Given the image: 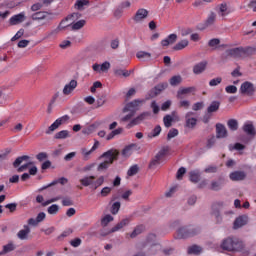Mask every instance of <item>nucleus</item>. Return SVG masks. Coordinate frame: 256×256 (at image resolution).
Masks as SVG:
<instances>
[{
  "label": "nucleus",
  "mask_w": 256,
  "mask_h": 256,
  "mask_svg": "<svg viewBox=\"0 0 256 256\" xmlns=\"http://www.w3.org/2000/svg\"><path fill=\"white\" fill-rule=\"evenodd\" d=\"M57 16V13L46 11L44 15V21H47V23H51L53 19Z\"/></svg>",
  "instance_id": "de8ad7c7"
},
{
  "label": "nucleus",
  "mask_w": 256,
  "mask_h": 256,
  "mask_svg": "<svg viewBox=\"0 0 256 256\" xmlns=\"http://www.w3.org/2000/svg\"><path fill=\"white\" fill-rule=\"evenodd\" d=\"M256 48L253 47H237L226 50L222 55L221 59L223 61H227V59H245V57H251V55H255Z\"/></svg>",
  "instance_id": "f257e3e1"
},
{
  "label": "nucleus",
  "mask_w": 256,
  "mask_h": 256,
  "mask_svg": "<svg viewBox=\"0 0 256 256\" xmlns=\"http://www.w3.org/2000/svg\"><path fill=\"white\" fill-rule=\"evenodd\" d=\"M48 158H49V155L46 152H40L36 155V159L40 163H43V161H46V159Z\"/></svg>",
  "instance_id": "052dcab7"
},
{
  "label": "nucleus",
  "mask_w": 256,
  "mask_h": 256,
  "mask_svg": "<svg viewBox=\"0 0 256 256\" xmlns=\"http://www.w3.org/2000/svg\"><path fill=\"white\" fill-rule=\"evenodd\" d=\"M47 212L49 213V215H57V213H59V205L53 204L49 206Z\"/></svg>",
  "instance_id": "8fccbe9b"
},
{
  "label": "nucleus",
  "mask_w": 256,
  "mask_h": 256,
  "mask_svg": "<svg viewBox=\"0 0 256 256\" xmlns=\"http://www.w3.org/2000/svg\"><path fill=\"white\" fill-rule=\"evenodd\" d=\"M197 91V88L195 86L187 87V88H179L177 91L176 97L177 99H185V95H189V93H195Z\"/></svg>",
  "instance_id": "4468645a"
},
{
  "label": "nucleus",
  "mask_w": 256,
  "mask_h": 256,
  "mask_svg": "<svg viewBox=\"0 0 256 256\" xmlns=\"http://www.w3.org/2000/svg\"><path fill=\"white\" fill-rule=\"evenodd\" d=\"M137 59H141L143 61H147V59H151V53L145 51H139L136 54Z\"/></svg>",
  "instance_id": "ea45409f"
},
{
  "label": "nucleus",
  "mask_w": 256,
  "mask_h": 256,
  "mask_svg": "<svg viewBox=\"0 0 256 256\" xmlns=\"http://www.w3.org/2000/svg\"><path fill=\"white\" fill-rule=\"evenodd\" d=\"M193 115H195V112H187L185 114V127H187V129H194L197 127V118H194Z\"/></svg>",
  "instance_id": "ddd939ff"
},
{
  "label": "nucleus",
  "mask_w": 256,
  "mask_h": 256,
  "mask_svg": "<svg viewBox=\"0 0 256 256\" xmlns=\"http://www.w3.org/2000/svg\"><path fill=\"white\" fill-rule=\"evenodd\" d=\"M71 132L68 130H61L54 135V139H69Z\"/></svg>",
  "instance_id": "7c9ffc66"
},
{
  "label": "nucleus",
  "mask_w": 256,
  "mask_h": 256,
  "mask_svg": "<svg viewBox=\"0 0 256 256\" xmlns=\"http://www.w3.org/2000/svg\"><path fill=\"white\" fill-rule=\"evenodd\" d=\"M89 0H77L75 3V9H78V11H83L85 7H88Z\"/></svg>",
  "instance_id": "c9c22d12"
},
{
  "label": "nucleus",
  "mask_w": 256,
  "mask_h": 256,
  "mask_svg": "<svg viewBox=\"0 0 256 256\" xmlns=\"http://www.w3.org/2000/svg\"><path fill=\"white\" fill-rule=\"evenodd\" d=\"M226 93L235 94L237 93V86L235 85H229L225 88Z\"/></svg>",
  "instance_id": "774afa93"
},
{
  "label": "nucleus",
  "mask_w": 256,
  "mask_h": 256,
  "mask_svg": "<svg viewBox=\"0 0 256 256\" xmlns=\"http://www.w3.org/2000/svg\"><path fill=\"white\" fill-rule=\"evenodd\" d=\"M199 233H201V229L198 227L183 226L177 230V239H188V237H195Z\"/></svg>",
  "instance_id": "20e7f679"
},
{
  "label": "nucleus",
  "mask_w": 256,
  "mask_h": 256,
  "mask_svg": "<svg viewBox=\"0 0 256 256\" xmlns=\"http://www.w3.org/2000/svg\"><path fill=\"white\" fill-rule=\"evenodd\" d=\"M243 149H245V145L241 144V143H235L230 144L229 145V151H243Z\"/></svg>",
  "instance_id": "a18cd8bd"
},
{
  "label": "nucleus",
  "mask_w": 256,
  "mask_h": 256,
  "mask_svg": "<svg viewBox=\"0 0 256 256\" xmlns=\"http://www.w3.org/2000/svg\"><path fill=\"white\" fill-rule=\"evenodd\" d=\"M151 112H143L136 118L132 119L129 124H127L126 128L131 129V127H135V125H141L145 119H149Z\"/></svg>",
  "instance_id": "1a4fd4ad"
},
{
  "label": "nucleus",
  "mask_w": 256,
  "mask_h": 256,
  "mask_svg": "<svg viewBox=\"0 0 256 256\" xmlns=\"http://www.w3.org/2000/svg\"><path fill=\"white\" fill-rule=\"evenodd\" d=\"M139 173V166L137 164L130 167V169L127 172V175L129 177H133L134 175H137Z\"/></svg>",
  "instance_id": "09e8293b"
},
{
  "label": "nucleus",
  "mask_w": 256,
  "mask_h": 256,
  "mask_svg": "<svg viewBox=\"0 0 256 256\" xmlns=\"http://www.w3.org/2000/svg\"><path fill=\"white\" fill-rule=\"evenodd\" d=\"M16 247L15 244H13L12 242L8 243L7 245L3 246V253H11V251H15Z\"/></svg>",
  "instance_id": "3c124183"
},
{
  "label": "nucleus",
  "mask_w": 256,
  "mask_h": 256,
  "mask_svg": "<svg viewBox=\"0 0 256 256\" xmlns=\"http://www.w3.org/2000/svg\"><path fill=\"white\" fill-rule=\"evenodd\" d=\"M185 47H189V40L187 39L181 40L176 45H174L173 50L182 51V49H185Z\"/></svg>",
  "instance_id": "c85d7f7f"
},
{
  "label": "nucleus",
  "mask_w": 256,
  "mask_h": 256,
  "mask_svg": "<svg viewBox=\"0 0 256 256\" xmlns=\"http://www.w3.org/2000/svg\"><path fill=\"white\" fill-rule=\"evenodd\" d=\"M145 231V226L144 225H138L134 228L132 233L130 234L131 239H135L138 235H141Z\"/></svg>",
  "instance_id": "c756f323"
},
{
  "label": "nucleus",
  "mask_w": 256,
  "mask_h": 256,
  "mask_svg": "<svg viewBox=\"0 0 256 256\" xmlns=\"http://www.w3.org/2000/svg\"><path fill=\"white\" fill-rule=\"evenodd\" d=\"M77 89V80H71L63 88V95H71Z\"/></svg>",
  "instance_id": "6ab92c4d"
},
{
  "label": "nucleus",
  "mask_w": 256,
  "mask_h": 256,
  "mask_svg": "<svg viewBox=\"0 0 256 256\" xmlns=\"http://www.w3.org/2000/svg\"><path fill=\"white\" fill-rule=\"evenodd\" d=\"M225 203L215 202L211 207V216L214 217L216 225H221L223 223V216L221 215V209Z\"/></svg>",
  "instance_id": "39448f33"
},
{
  "label": "nucleus",
  "mask_w": 256,
  "mask_h": 256,
  "mask_svg": "<svg viewBox=\"0 0 256 256\" xmlns=\"http://www.w3.org/2000/svg\"><path fill=\"white\" fill-rule=\"evenodd\" d=\"M135 147H137V144H130V145L126 146L122 150V155H124V157H126V155H131V149H135Z\"/></svg>",
  "instance_id": "4d7b16f0"
},
{
  "label": "nucleus",
  "mask_w": 256,
  "mask_h": 256,
  "mask_svg": "<svg viewBox=\"0 0 256 256\" xmlns=\"http://www.w3.org/2000/svg\"><path fill=\"white\" fill-rule=\"evenodd\" d=\"M225 185V178L219 177L217 180L211 182L210 189L211 191H221Z\"/></svg>",
  "instance_id": "f3484780"
},
{
  "label": "nucleus",
  "mask_w": 256,
  "mask_h": 256,
  "mask_svg": "<svg viewBox=\"0 0 256 256\" xmlns=\"http://www.w3.org/2000/svg\"><path fill=\"white\" fill-rule=\"evenodd\" d=\"M217 19V14L215 12H211L205 21V27H211L215 23V20Z\"/></svg>",
  "instance_id": "4c0bfd02"
},
{
  "label": "nucleus",
  "mask_w": 256,
  "mask_h": 256,
  "mask_svg": "<svg viewBox=\"0 0 256 256\" xmlns=\"http://www.w3.org/2000/svg\"><path fill=\"white\" fill-rule=\"evenodd\" d=\"M130 223L129 218L123 219L118 224H116L114 227L111 228L110 233H115L117 231H120V229H123V227H127V224Z\"/></svg>",
  "instance_id": "412c9836"
},
{
  "label": "nucleus",
  "mask_w": 256,
  "mask_h": 256,
  "mask_svg": "<svg viewBox=\"0 0 256 256\" xmlns=\"http://www.w3.org/2000/svg\"><path fill=\"white\" fill-rule=\"evenodd\" d=\"M111 221H113V216H111V214H107L105 217L101 219V226L107 227L109 223H111Z\"/></svg>",
  "instance_id": "c03bdc74"
},
{
  "label": "nucleus",
  "mask_w": 256,
  "mask_h": 256,
  "mask_svg": "<svg viewBox=\"0 0 256 256\" xmlns=\"http://www.w3.org/2000/svg\"><path fill=\"white\" fill-rule=\"evenodd\" d=\"M70 117L69 115H64L54 121L53 124H51L48 129L46 130V135H51L54 131H57L61 125H65L67 121H69Z\"/></svg>",
  "instance_id": "423d86ee"
},
{
  "label": "nucleus",
  "mask_w": 256,
  "mask_h": 256,
  "mask_svg": "<svg viewBox=\"0 0 256 256\" xmlns=\"http://www.w3.org/2000/svg\"><path fill=\"white\" fill-rule=\"evenodd\" d=\"M143 103V100H133L132 102L126 104V106L123 108V113H128L130 111L131 113H137L139 111V105Z\"/></svg>",
  "instance_id": "9b49d317"
},
{
  "label": "nucleus",
  "mask_w": 256,
  "mask_h": 256,
  "mask_svg": "<svg viewBox=\"0 0 256 256\" xmlns=\"http://www.w3.org/2000/svg\"><path fill=\"white\" fill-rule=\"evenodd\" d=\"M183 78L181 75L173 76L170 78L169 83L172 87H177V85H181Z\"/></svg>",
  "instance_id": "f704fd0d"
},
{
  "label": "nucleus",
  "mask_w": 256,
  "mask_h": 256,
  "mask_svg": "<svg viewBox=\"0 0 256 256\" xmlns=\"http://www.w3.org/2000/svg\"><path fill=\"white\" fill-rule=\"evenodd\" d=\"M227 125L230 131H237V129H239V121H237V119L228 120Z\"/></svg>",
  "instance_id": "e433bc0d"
},
{
  "label": "nucleus",
  "mask_w": 256,
  "mask_h": 256,
  "mask_svg": "<svg viewBox=\"0 0 256 256\" xmlns=\"http://www.w3.org/2000/svg\"><path fill=\"white\" fill-rule=\"evenodd\" d=\"M189 177L191 183H199V181H201V174L197 171H190Z\"/></svg>",
  "instance_id": "2f4dec72"
},
{
  "label": "nucleus",
  "mask_w": 256,
  "mask_h": 256,
  "mask_svg": "<svg viewBox=\"0 0 256 256\" xmlns=\"http://www.w3.org/2000/svg\"><path fill=\"white\" fill-rule=\"evenodd\" d=\"M31 233V228H29V226L27 225H24V229L20 230L18 233H17V237L18 239H21L22 241L27 239V235Z\"/></svg>",
  "instance_id": "393cba45"
},
{
  "label": "nucleus",
  "mask_w": 256,
  "mask_h": 256,
  "mask_svg": "<svg viewBox=\"0 0 256 256\" xmlns=\"http://www.w3.org/2000/svg\"><path fill=\"white\" fill-rule=\"evenodd\" d=\"M218 13L221 17H225V15H228L229 12H227V4H221Z\"/></svg>",
  "instance_id": "e2e57ef3"
},
{
  "label": "nucleus",
  "mask_w": 256,
  "mask_h": 256,
  "mask_svg": "<svg viewBox=\"0 0 256 256\" xmlns=\"http://www.w3.org/2000/svg\"><path fill=\"white\" fill-rule=\"evenodd\" d=\"M242 130L244 131V133H246V135H248V137L253 138L256 135V130L253 122L245 123L242 127Z\"/></svg>",
  "instance_id": "dca6fc26"
},
{
  "label": "nucleus",
  "mask_w": 256,
  "mask_h": 256,
  "mask_svg": "<svg viewBox=\"0 0 256 256\" xmlns=\"http://www.w3.org/2000/svg\"><path fill=\"white\" fill-rule=\"evenodd\" d=\"M101 125L99 122H95L94 124L90 125L86 130H83L84 135H91L95 129H97Z\"/></svg>",
  "instance_id": "79ce46f5"
},
{
  "label": "nucleus",
  "mask_w": 256,
  "mask_h": 256,
  "mask_svg": "<svg viewBox=\"0 0 256 256\" xmlns=\"http://www.w3.org/2000/svg\"><path fill=\"white\" fill-rule=\"evenodd\" d=\"M221 43V40L219 38H214V39H211L209 40L208 42V47H212L213 49H217Z\"/></svg>",
  "instance_id": "6e6d98bb"
},
{
  "label": "nucleus",
  "mask_w": 256,
  "mask_h": 256,
  "mask_svg": "<svg viewBox=\"0 0 256 256\" xmlns=\"http://www.w3.org/2000/svg\"><path fill=\"white\" fill-rule=\"evenodd\" d=\"M186 173L187 169H185V167L179 168L176 173V179H178V181H181V179H183V175H185Z\"/></svg>",
  "instance_id": "680f3d73"
},
{
  "label": "nucleus",
  "mask_w": 256,
  "mask_h": 256,
  "mask_svg": "<svg viewBox=\"0 0 256 256\" xmlns=\"http://www.w3.org/2000/svg\"><path fill=\"white\" fill-rule=\"evenodd\" d=\"M114 75L116 77H129L131 75V72H129L128 70L121 69V68H115Z\"/></svg>",
  "instance_id": "473e14b6"
},
{
  "label": "nucleus",
  "mask_w": 256,
  "mask_h": 256,
  "mask_svg": "<svg viewBox=\"0 0 256 256\" xmlns=\"http://www.w3.org/2000/svg\"><path fill=\"white\" fill-rule=\"evenodd\" d=\"M103 183H105V177L100 176L95 182H93L94 190L99 189V187H101V185H103Z\"/></svg>",
  "instance_id": "bf43d9fd"
},
{
  "label": "nucleus",
  "mask_w": 256,
  "mask_h": 256,
  "mask_svg": "<svg viewBox=\"0 0 256 256\" xmlns=\"http://www.w3.org/2000/svg\"><path fill=\"white\" fill-rule=\"evenodd\" d=\"M251 139H252L251 136L245 135V134H242L238 137V141H241V143H245V144L249 143Z\"/></svg>",
  "instance_id": "69168bd1"
},
{
  "label": "nucleus",
  "mask_w": 256,
  "mask_h": 256,
  "mask_svg": "<svg viewBox=\"0 0 256 256\" xmlns=\"http://www.w3.org/2000/svg\"><path fill=\"white\" fill-rule=\"evenodd\" d=\"M29 159H31V157L27 155L17 157L13 162V168L17 169L21 165V163H23V161H29Z\"/></svg>",
  "instance_id": "bb28decb"
},
{
  "label": "nucleus",
  "mask_w": 256,
  "mask_h": 256,
  "mask_svg": "<svg viewBox=\"0 0 256 256\" xmlns=\"http://www.w3.org/2000/svg\"><path fill=\"white\" fill-rule=\"evenodd\" d=\"M59 183L60 185H67V183H69V180L65 177H61L52 181L50 185H59Z\"/></svg>",
  "instance_id": "5fc2aeb1"
},
{
  "label": "nucleus",
  "mask_w": 256,
  "mask_h": 256,
  "mask_svg": "<svg viewBox=\"0 0 256 256\" xmlns=\"http://www.w3.org/2000/svg\"><path fill=\"white\" fill-rule=\"evenodd\" d=\"M23 21H25V14L24 13H20L17 15H14L10 18V25H19V23H23Z\"/></svg>",
  "instance_id": "aec40b11"
},
{
  "label": "nucleus",
  "mask_w": 256,
  "mask_h": 256,
  "mask_svg": "<svg viewBox=\"0 0 256 256\" xmlns=\"http://www.w3.org/2000/svg\"><path fill=\"white\" fill-rule=\"evenodd\" d=\"M163 123H164L165 127H167V129H169V127H171L173 125V116H171V115L164 116Z\"/></svg>",
  "instance_id": "49530a36"
},
{
  "label": "nucleus",
  "mask_w": 256,
  "mask_h": 256,
  "mask_svg": "<svg viewBox=\"0 0 256 256\" xmlns=\"http://www.w3.org/2000/svg\"><path fill=\"white\" fill-rule=\"evenodd\" d=\"M121 209V202L117 201L114 202L110 208V212L112 215H117L119 213V210Z\"/></svg>",
  "instance_id": "37998d69"
},
{
  "label": "nucleus",
  "mask_w": 256,
  "mask_h": 256,
  "mask_svg": "<svg viewBox=\"0 0 256 256\" xmlns=\"http://www.w3.org/2000/svg\"><path fill=\"white\" fill-rule=\"evenodd\" d=\"M65 23V20H62L60 22V24L58 25L57 28H55L54 30L50 31L48 33V35L46 36V39H49L50 37H53V35H58V33L62 30V29H66L67 26H63V24Z\"/></svg>",
  "instance_id": "a878e982"
},
{
  "label": "nucleus",
  "mask_w": 256,
  "mask_h": 256,
  "mask_svg": "<svg viewBox=\"0 0 256 256\" xmlns=\"http://www.w3.org/2000/svg\"><path fill=\"white\" fill-rule=\"evenodd\" d=\"M247 223H249V215L247 214L240 215L234 220L233 229L235 230L241 229V227H245Z\"/></svg>",
  "instance_id": "f8f14e48"
},
{
  "label": "nucleus",
  "mask_w": 256,
  "mask_h": 256,
  "mask_svg": "<svg viewBox=\"0 0 256 256\" xmlns=\"http://www.w3.org/2000/svg\"><path fill=\"white\" fill-rule=\"evenodd\" d=\"M206 68H207V62H200L194 66L193 73H195V75H199L203 73V71H205Z\"/></svg>",
  "instance_id": "b1692460"
},
{
  "label": "nucleus",
  "mask_w": 256,
  "mask_h": 256,
  "mask_svg": "<svg viewBox=\"0 0 256 256\" xmlns=\"http://www.w3.org/2000/svg\"><path fill=\"white\" fill-rule=\"evenodd\" d=\"M243 242L237 238L228 237L224 239L221 243V249L223 251H229L231 253H239V251H243Z\"/></svg>",
  "instance_id": "7ed1b4c3"
},
{
  "label": "nucleus",
  "mask_w": 256,
  "mask_h": 256,
  "mask_svg": "<svg viewBox=\"0 0 256 256\" xmlns=\"http://www.w3.org/2000/svg\"><path fill=\"white\" fill-rule=\"evenodd\" d=\"M221 107V102L219 101H213L207 108V113H217L219 111V108Z\"/></svg>",
  "instance_id": "4be33fe9"
},
{
  "label": "nucleus",
  "mask_w": 256,
  "mask_h": 256,
  "mask_svg": "<svg viewBox=\"0 0 256 256\" xmlns=\"http://www.w3.org/2000/svg\"><path fill=\"white\" fill-rule=\"evenodd\" d=\"M86 23H87V21H85V20H79L74 24L66 25V27H71L72 31H79L80 29H83L85 27Z\"/></svg>",
  "instance_id": "5701e85b"
},
{
  "label": "nucleus",
  "mask_w": 256,
  "mask_h": 256,
  "mask_svg": "<svg viewBox=\"0 0 256 256\" xmlns=\"http://www.w3.org/2000/svg\"><path fill=\"white\" fill-rule=\"evenodd\" d=\"M240 93L247 97H253L255 95V86L249 81H245L240 86Z\"/></svg>",
  "instance_id": "6e6552de"
},
{
  "label": "nucleus",
  "mask_w": 256,
  "mask_h": 256,
  "mask_svg": "<svg viewBox=\"0 0 256 256\" xmlns=\"http://www.w3.org/2000/svg\"><path fill=\"white\" fill-rule=\"evenodd\" d=\"M221 81H223V78L217 77L210 80L209 85L210 87H217V85L221 84Z\"/></svg>",
  "instance_id": "0e129e2a"
},
{
  "label": "nucleus",
  "mask_w": 256,
  "mask_h": 256,
  "mask_svg": "<svg viewBox=\"0 0 256 256\" xmlns=\"http://www.w3.org/2000/svg\"><path fill=\"white\" fill-rule=\"evenodd\" d=\"M119 151L116 149H110L106 152H104L101 156H99V161H101V159H104V161H102L100 164H98L97 167V171L99 173H103V171H107V169H109V167H111V165H113V163H115V161H117L119 159Z\"/></svg>",
  "instance_id": "f03ea898"
},
{
  "label": "nucleus",
  "mask_w": 256,
  "mask_h": 256,
  "mask_svg": "<svg viewBox=\"0 0 256 256\" xmlns=\"http://www.w3.org/2000/svg\"><path fill=\"white\" fill-rule=\"evenodd\" d=\"M147 17H149V10L145 8H139L132 19L136 23H143Z\"/></svg>",
  "instance_id": "9d476101"
},
{
  "label": "nucleus",
  "mask_w": 256,
  "mask_h": 256,
  "mask_svg": "<svg viewBox=\"0 0 256 256\" xmlns=\"http://www.w3.org/2000/svg\"><path fill=\"white\" fill-rule=\"evenodd\" d=\"M167 87H169V83L167 82H162L157 84L154 88H152L148 92V97H150V99H155V97H158V95H161V93H163V91H165Z\"/></svg>",
  "instance_id": "0eeeda50"
},
{
  "label": "nucleus",
  "mask_w": 256,
  "mask_h": 256,
  "mask_svg": "<svg viewBox=\"0 0 256 256\" xmlns=\"http://www.w3.org/2000/svg\"><path fill=\"white\" fill-rule=\"evenodd\" d=\"M112 190L113 188L111 187H104L100 192L101 197H107V195H109Z\"/></svg>",
  "instance_id": "338daca9"
},
{
  "label": "nucleus",
  "mask_w": 256,
  "mask_h": 256,
  "mask_svg": "<svg viewBox=\"0 0 256 256\" xmlns=\"http://www.w3.org/2000/svg\"><path fill=\"white\" fill-rule=\"evenodd\" d=\"M107 103V100L105 99V95L98 96L96 100V109H99V107H103V105Z\"/></svg>",
  "instance_id": "13d9d810"
},
{
  "label": "nucleus",
  "mask_w": 256,
  "mask_h": 256,
  "mask_svg": "<svg viewBox=\"0 0 256 256\" xmlns=\"http://www.w3.org/2000/svg\"><path fill=\"white\" fill-rule=\"evenodd\" d=\"M45 13L46 11H38L32 14V21H45Z\"/></svg>",
  "instance_id": "72a5a7b5"
},
{
  "label": "nucleus",
  "mask_w": 256,
  "mask_h": 256,
  "mask_svg": "<svg viewBox=\"0 0 256 256\" xmlns=\"http://www.w3.org/2000/svg\"><path fill=\"white\" fill-rule=\"evenodd\" d=\"M161 134V126L157 125L152 132L148 133L147 137L148 139H153V137H159Z\"/></svg>",
  "instance_id": "58836bf2"
},
{
  "label": "nucleus",
  "mask_w": 256,
  "mask_h": 256,
  "mask_svg": "<svg viewBox=\"0 0 256 256\" xmlns=\"http://www.w3.org/2000/svg\"><path fill=\"white\" fill-rule=\"evenodd\" d=\"M201 251V247L198 245H193L188 247L187 253L188 255H199V252Z\"/></svg>",
  "instance_id": "a19ab883"
},
{
  "label": "nucleus",
  "mask_w": 256,
  "mask_h": 256,
  "mask_svg": "<svg viewBox=\"0 0 256 256\" xmlns=\"http://www.w3.org/2000/svg\"><path fill=\"white\" fill-rule=\"evenodd\" d=\"M169 146H164L157 154H156V158L157 159H162V157H164L165 155H167V153H169Z\"/></svg>",
  "instance_id": "603ef678"
},
{
  "label": "nucleus",
  "mask_w": 256,
  "mask_h": 256,
  "mask_svg": "<svg viewBox=\"0 0 256 256\" xmlns=\"http://www.w3.org/2000/svg\"><path fill=\"white\" fill-rule=\"evenodd\" d=\"M93 181H95V176H85L84 178L80 179V183L83 185V187L93 185Z\"/></svg>",
  "instance_id": "cd10ccee"
},
{
  "label": "nucleus",
  "mask_w": 256,
  "mask_h": 256,
  "mask_svg": "<svg viewBox=\"0 0 256 256\" xmlns=\"http://www.w3.org/2000/svg\"><path fill=\"white\" fill-rule=\"evenodd\" d=\"M231 181H245L247 179V173L244 171H234L229 175Z\"/></svg>",
  "instance_id": "a211bd4d"
},
{
  "label": "nucleus",
  "mask_w": 256,
  "mask_h": 256,
  "mask_svg": "<svg viewBox=\"0 0 256 256\" xmlns=\"http://www.w3.org/2000/svg\"><path fill=\"white\" fill-rule=\"evenodd\" d=\"M228 136L227 128L225 125L216 124V139H225Z\"/></svg>",
  "instance_id": "2eb2a0df"
},
{
  "label": "nucleus",
  "mask_w": 256,
  "mask_h": 256,
  "mask_svg": "<svg viewBox=\"0 0 256 256\" xmlns=\"http://www.w3.org/2000/svg\"><path fill=\"white\" fill-rule=\"evenodd\" d=\"M177 135H179V130H177L176 128H172L167 134V140L171 141V139L177 137Z\"/></svg>",
  "instance_id": "864d4df0"
}]
</instances>
